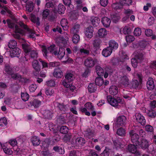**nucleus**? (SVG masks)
I'll return each mask as SVG.
<instances>
[{
  "label": "nucleus",
  "instance_id": "obj_46",
  "mask_svg": "<svg viewBox=\"0 0 156 156\" xmlns=\"http://www.w3.org/2000/svg\"><path fill=\"white\" fill-rule=\"evenodd\" d=\"M123 5L120 2V3H114L112 5V7L115 9H120L122 8Z\"/></svg>",
  "mask_w": 156,
  "mask_h": 156
},
{
  "label": "nucleus",
  "instance_id": "obj_2",
  "mask_svg": "<svg viewBox=\"0 0 156 156\" xmlns=\"http://www.w3.org/2000/svg\"><path fill=\"white\" fill-rule=\"evenodd\" d=\"M107 99L108 102L114 107L121 105L124 106L125 104V101L119 97L115 98L111 96H108L107 97Z\"/></svg>",
  "mask_w": 156,
  "mask_h": 156
},
{
  "label": "nucleus",
  "instance_id": "obj_50",
  "mask_svg": "<svg viewBox=\"0 0 156 156\" xmlns=\"http://www.w3.org/2000/svg\"><path fill=\"white\" fill-rule=\"evenodd\" d=\"M30 20L33 23H38L39 19L37 17H36L35 15L33 14H31L30 18Z\"/></svg>",
  "mask_w": 156,
  "mask_h": 156
},
{
  "label": "nucleus",
  "instance_id": "obj_59",
  "mask_svg": "<svg viewBox=\"0 0 156 156\" xmlns=\"http://www.w3.org/2000/svg\"><path fill=\"white\" fill-rule=\"evenodd\" d=\"M141 34V30L139 28H136L134 30V34L136 36H138L140 35Z\"/></svg>",
  "mask_w": 156,
  "mask_h": 156
},
{
  "label": "nucleus",
  "instance_id": "obj_7",
  "mask_svg": "<svg viewBox=\"0 0 156 156\" xmlns=\"http://www.w3.org/2000/svg\"><path fill=\"white\" fill-rule=\"evenodd\" d=\"M97 62V59L91 58H88L85 60L84 64L86 67L90 68L93 67Z\"/></svg>",
  "mask_w": 156,
  "mask_h": 156
},
{
  "label": "nucleus",
  "instance_id": "obj_21",
  "mask_svg": "<svg viewBox=\"0 0 156 156\" xmlns=\"http://www.w3.org/2000/svg\"><path fill=\"white\" fill-rule=\"evenodd\" d=\"M4 152L8 154H11L12 153V151L11 148H10L8 144H4L2 147Z\"/></svg>",
  "mask_w": 156,
  "mask_h": 156
},
{
  "label": "nucleus",
  "instance_id": "obj_52",
  "mask_svg": "<svg viewBox=\"0 0 156 156\" xmlns=\"http://www.w3.org/2000/svg\"><path fill=\"white\" fill-rule=\"evenodd\" d=\"M80 52L82 54L85 55H88L90 53L89 49L84 48L83 47H81L80 50Z\"/></svg>",
  "mask_w": 156,
  "mask_h": 156
},
{
  "label": "nucleus",
  "instance_id": "obj_45",
  "mask_svg": "<svg viewBox=\"0 0 156 156\" xmlns=\"http://www.w3.org/2000/svg\"><path fill=\"white\" fill-rule=\"evenodd\" d=\"M111 17L114 22L116 23L120 19V17L118 14L115 13V14H112Z\"/></svg>",
  "mask_w": 156,
  "mask_h": 156
},
{
  "label": "nucleus",
  "instance_id": "obj_3",
  "mask_svg": "<svg viewBox=\"0 0 156 156\" xmlns=\"http://www.w3.org/2000/svg\"><path fill=\"white\" fill-rule=\"evenodd\" d=\"M126 118L124 115H121L118 116L115 121L113 124V129L114 130L116 127L119 126H122L126 124Z\"/></svg>",
  "mask_w": 156,
  "mask_h": 156
},
{
  "label": "nucleus",
  "instance_id": "obj_28",
  "mask_svg": "<svg viewBox=\"0 0 156 156\" xmlns=\"http://www.w3.org/2000/svg\"><path fill=\"white\" fill-rule=\"evenodd\" d=\"M85 143L84 139L81 137L77 138L76 140L75 144L76 146L81 147Z\"/></svg>",
  "mask_w": 156,
  "mask_h": 156
},
{
  "label": "nucleus",
  "instance_id": "obj_62",
  "mask_svg": "<svg viewBox=\"0 0 156 156\" xmlns=\"http://www.w3.org/2000/svg\"><path fill=\"white\" fill-rule=\"evenodd\" d=\"M120 2L122 3L123 5H129L131 4L132 1V0H120Z\"/></svg>",
  "mask_w": 156,
  "mask_h": 156
},
{
  "label": "nucleus",
  "instance_id": "obj_55",
  "mask_svg": "<svg viewBox=\"0 0 156 156\" xmlns=\"http://www.w3.org/2000/svg\"><path fill=\"white\" fill-rule=\"evenodd\" d=\"M41 104V101L36 99L34 100L32 102V105L36 108L38 107Z\"/></svg>",
  "mask_w": 156,
  "mask_h": 156
},
{
  "label": "nucleus",
  "instance_id": "obj_11",
  "mask_svg": "<svg viewBox=\"0 0 156 156\" xmlns=\"http://www.w3.org/2000/svg\"><path fill=\"white\" fill-rule=\"evenodd\" d=\"M149 145L148 142L146 140L143 139L140 142L138 141L137 146H139L142 149L145 150L148 147Z\"/></svg>",
  "mask_w": 156,
  "mask_h": 156
},
{
  "label": "nucleus",
  "instance_id": "obj_13",
  "mask_svg": "<svg viewBox=\"0 0 156 156\" xmlns=\"http://www.w3.org/2000/svg\"><path fill=\"white\" fill-rule=\"evenodd\" d=\"M93 28L92 27H89L86 28L84 31L86 36L88 38H91L93 35Z\"/></svg>",
  "mask_w": 156,
  "mask_h": 156
},
{
  "label": "nucleus",
  "instance_id": "obj_9",
  "mask_svg": "<svg viewBox=\"0 0 156 156\" xmlns=\"http://www.w3.org/2000/svg\"><path fill=\"white\" fill-rule=\"evenodd\" d=\"M136 119L137 122L141 125H144L146 122V120L144 117L139 113H136L135 115Z\"/></svg>",
  "mask_w": 156,
  "mask_h": 156
},
{
  "label": "nucleus",
  "instance_id": "obj_48",
  "mask_svg": "<svg viewBox=\"0 0 156 156\" xmlns=\"http://www.w3.org/2000/svg\"><path fill=\"white\" fill-rule=\"evenodd\" d=\"M116 133L119 136H123L126 134L125 129L123 128H120L117 129Z\"/></svg>",
  "mask_w": 156,
  "mask_h": 156
},
{
  "label": "nucleus",
  "instance_id": "obj_40",
  "mask_svg": "<svg viewBox=\"0 0 156 156\" xmlns=\"http://www.w3.org/2000/svg\"><path fill=\"white\" fill-rule=\"evenodd\" d=\"M96 69L98 76H101L103 75L104 70L101 67L99 66H97L96 67Z\"/></svg>",
  "mask_w": 156,
  "mask_h": 156
},
{
  "label": "nucleus",
  "instance_id": "obj_14",
  "mask_svg": "<svg viewBox=\"0 0 156 156\" xmlns=\"http://www.w3.org/2000/svg\"><path fill=\"white\" fill-rule=\"evenodd\" d=\"M11 76L12 78L16 80H18L23 82H26L27 80L26 78L22 77L16 73H11Z\"/></svg>",
  "mask_w": 156,
  "mask_h": 156
},
{
  "label": "nucleus",
  "instance_id": "obj_44",
  "mask_svg": "<svg viewBox=\"0 0 156 156\" xmlns=\"http://www.w3.org/2000/svg\"><path fill=\"white\" fill-rule=\"evenodd\" d=\"M65 78L68 81H71L75 79V76L73 74L71 73H68L66 76Z\"/></svg>",
  "mask_w": 156,
  "mask_h": 156
},
{
  "label": "nucleus",
  "instance_id": "obj_54",
  "mask_svg": "<svg viewBox=\"0 0 156 156\" xmlns=\"http://www.w3.org/2000/svg\"><path fill=\"white\" fill-rule=\"evenodd\" d=\"M2 9L1 11V14L4 15L5 14L6 12H7L9 14H11V11L8 9L6 7L4 6L2 7Z\"/></svg>",
  "mask_w": 156,
  "mask_h": 156
},
{
  "label": "nucleus",
  "instance_id": "obj_42",
  "mask_svg": "<svg viewBox=\"0 0 156 156\" xmlns=\"http://www.w3.org/2000/svg\"><path fill=\"white\" fill-rule=\"evenodd\" d=\"M65 8L64 6L61 4H59L58 6V12L60 14H62L64 13Z\"/></svg>",
  "mask_w": 156,
  "mask_h": 156
},
{
  "label": "nucleus",
  "instance_id": "obj_56",
  "mask_svg": "<svg viewBox=\"0 0 156 156\" xmlns=\"http://www.w3.org/2000/svg\"><path fill=\"white\" fill-rule=\"evenodd\" d=\"M29 95L26 93H22L21 94V97L22 100L26 101L29 99Z\"/></svg>",
  "mask_w": 156,
  "mask_h": 156
},
{
  "label": "nucleus",
  "instance_id": "obj_4",
  "mask_svg": "<svg viewBox=\"0 0 156 156\" xmlns=\"http://www.w3.org/2000/svg\"><path fill=\"white\" fill-rule=\"evenodd\" d=\"M94 109V108L92 104L89 102L86 103L84 105V107H82L80 108V110L81 112L85 113V114L87 116H90V113L89 111H93Z\"/></svg>",
  "mask_w": 156,
  "mask_h": 156
},
{
  "label": "nucleus",
  "instance_id": "obj_24",
  "mask_svg": "<svg viewBox=\"0 0 156 156\" xmlns=\"http://www.w3.org/2000/svg\"><path fill=\"white\" fill-rule=\"evenodd\" d=\"M119 46L118 44L115 41L113 40H111L109 41V48L113 50H115L117 49Z\"/></svg>",
  "mask_w": 156,
  "mask_h": 156
},
{
  "label": "nucleus",
  "instance_id": "obj_33",
  "mask_svg": "<svg viewBox=\"0 0 156 156\" xmlns=\"http://www.w3.org/2000/svg\"><path fill=\"white\" fill-rule=\"evenodd\" d=\"M65 49L62 48L60 47L59 52L58 53L57 51V54L56 55H57L59 59H61L63 58L65 54Z\"/></svg>",
  "mask_w": 156,
  "mask_h": 156
},
{
  "label": "nucleus",
  "instance_id": "obj_31",
  "mask_svg": "<svg viewBox=\"0 0 156 156\" xmlns=\"http://www.w3.org/2000/svg\"><path fill=\"white\" fill-rule=\"evenodd\" d=\"M131 31V29L129 26H125L123 29H121L120 30L121 33H123L125 34H129Z\"/></svg>",
  "mask_w": 156,
  "mask_h": 156
},
{
  "label": "nucleus",
  "instance_id": "obj_43",
  "mask_svg": "<svg viewBox=\"0 0 156 156\" xmlns=\"http://www.w3.org/2000/svg\"><path fill=\"white\" fill-rule=\"evenodd\" d=\"M80 36L77 34H74L72 41L73 43L75 44H77L80 41Z\"/></svg>",
  "mask_w": 156,
  "mask_h": 156
},
{
  "label": "nucleus",
  "instance_id": "obj_17",
  "mask_svg": "<svg viewBox=\"0 0 156 156\" xmlns=\"http://www.w3.org/2000/svg\"><path fill=\"white\" fill-rule=\"evenodd\" d=\"M112 52V49L109 48V47H108L103 50L102 54L104 57H107L111 55Z\"/></svg>",
  "mask_w": 156,
  "mask_h": 156
},
{
  "label": "nucleus",
  "instance_id": "obj_63",
  "mask_svg": "<svg viewBox=\"0 0 156 156\" xmlns=\"http://www.w3.org/2000/svg\"><path fill=\"white\" fill-rule=\"evenodd\" d=\"M126 39L127 42H131L134 40L133 36L132 35H128L126 36Z\"/></svg>",
  "mask_w": 156,
  "mask_h": 156
},
{
  "label": "nucleus",
  "instance_id": "obj_51",
  "mask_svg": "<svg viewBox=\"0 0 156 156\" xmlns=\"http://www.w3.org/2000/svg\"><path fill=\"white\" fill-rule=\"evenodd\" d=\"M113 72V70L111 69L107 68L106 69L105 73L104 74V76L105 78H107L109 75H110Z\"/></svg>",
  "mask_w": 156,
  "mask_h": 156
},
{
  "label": "nucleus",
  "instance_id": "obj_35",
  "mask_svg": "<svg viewBox=\"0 0 156 156\" xmlns=\"http://www.w3.org/2000/svg\"><path fill=\"white\" fill-rule=\"evenodd\" d=\"M97 89V86L94 83H90L88 86V90L89 92L92 93L94 92Z\"/></svg>",
  "mask_w": 156,
  "mask_h": 156
},
{
  "label": "nucleus",
  "instance_id": "obj_26",
  "mask_svg": "<svg viewBox=\"0 0 156 156\" xmlns=\"http://www.w3.org/2000/svg\"><path fill=\"white\" fill-rule=\"evenodd\" d=\"M90 20L92 24L94 27L98 26L100 23V19L97 17H92Z\"/></svg>",
  "mask_w": 156,
  "mask_h": 156
},
{
  "label": "nucleus",
  "instance_id": "obj_8",
  "mask_svg": "<svg viewBox=\"0 0 156 156\" xmlns=\"http://www.w3.org/2000/svg\"><path fill=\"white\" fill-rule=\"evenodd\" d=\"M129 134L132 142L134 144H135L136 146H137L138 144V140L139 138L138 135L133 130H131L129 132Z\"/></svg>",
  "mask_w": 156,
  "mask_h": 156
},
{
  "label": "nucleus",
  "instance_id": "obj_58",
  "mask_svg": "<svg viewBox=\"0 0 156 156\" xmlns=\"http://www.w3.org/2000/svg\"><path fill=\"white\" fill-rule=\"evenodd\" d=\"M147 114L151 118H154L156 116V112L151 110L147 113Z\"/></svg>",
  "mask_w": 156,
  "mask_h": 156
},
{
  "label": "nucleus",
  "instance_id": "obj_18",
  "mask_svg": "<svg viewBox=\"0 0 156 156\" xmlns=\"http://www.w3.org/2000/svg\"><path fill=\"white\" fill-rule=\"evenodd\" d=\"M120 83L122 87H127L129 84V80L127 76H123L121 78Z\"/></svg>",
  "mask_w": 156,
  "mask_h": 156
},
{
  "label": "nucleus",
  "instance_id": "obj_61",
  "mask_svg": "<svg viewBox=\"0 0 156 156\" xmlns=\"http://www.w3.org/2000/svg\"><path fill=\"white\" fill-rule=\"evenodd\" d=\"M76 2L77 9H81L83 7V5L82 3V0H76Z\"/></svg>",
  "mask_w": 156,
  "mask_h": 156
},
{
  "label": "nucleus",
  "instance_id": "obj_37",
  "mask_svg": "<svg viewBox=\"0 0 156 156\" xmlns=\"http://www.w3.org/2000/svg\"><path fill=\"white\" fill-rule=\"evenodd\" d=\"M8 123L7 119L5 117H2L0 119V126L4 128L7 127Z\"/></svg>",
  "mask_w": 156,
  "mask_h": 156
},
{
  "label": "nucleus",
  "instance_id": "obj_38",
  "mask_svg": "<svg viewBox=\"0 0 156 156\" xmlns=\"http://www.w3.org/2000/svg\"><path fill=\"white\" fill-rule=\"evenodd\" d=\"M32 66L33 68L37 71H39L40 70V67L38 64V61L34 60L32 62Z\"/></svg>",
  "mask_w": 156,
  "mask_h": 156
},
{
  "label": "nucleus",
  "instance_id": "obj_41",
  "mask_svg": "<svg viewBox=\"0 0 156 156\" xmlns=\"http://www.w3.org/2000/svg\"><path fill=\"white\" fill-rule=\"evenodd\" d=\"M53 149L55 151L58 152L60 154H63L65 153V151L64 149L58 146L54 147Z\"/></svg>",
  "mask_w": 156,
  "mask_h": 156
},
{
  "label": "nucleus",
  "instance_id": "obj_23",
  "mask_svg": "<svg viewBox=\"0 0 156 156\" xmlns=\"http://www.w3.org/2000/svg\"><path fill=\"white\" fill-rule=\"evenodd\" d=\"M54 76L57 78H61L63 76V73L59 68L55 69L53 73Z\"/></svg>",
  "mask_w": 156,
  "mask_h": 156
},
{
  "label": "nucleus",
  "instance_id": "obj_27",
  "mask_svg": "<svg viewBox=\"0 0 156 156\" xmlns=\"http://www.w3.org/2000/svg\"><path fill=\"white\" fill-rule=\"evenodd\" d=\"M31 141L33 145L34 146L38 145L40 144L39 139L36 136H34L31 137Z\"/></svg>",
  "mask_w": 156,
  "mask_h": 156
},
{
  "label": "nucleus",
  "instance_id": "obj_60",
  "mask_svg": "<svg viewBox=\"0 0 156 156\" xmlns=\"http://www.w3.org/2000/svg\"><path fill=\"white\" fill-rule=\"evenodd\" d=\"M60 131L62 133L66 134L68 133V129L66 126H63L61 127Z\"/></svg>",
  "mask_w": 156,
  "mask_h": 156
},
{
  "label": "nucleus",
  "instance_id": "obj_32",
  "mask_svg": "<svg viewBox=\"0 0 156 156\" xmlns=\"http://www.w3.org/2000/svg\"><path fill=\"white\" fill-rule=\"evenodd\" d=\"M109 91L110 94L113 95L116 94L118 92L117 87L115 86H112L109 88Z\"/></svg>",
  "mask_w": 156,
  "mask_h": 156
},
{
  "label": "nucleus",
  "instance_id": "obj_29",
  "mask_svg": "<svg viewBox=\"0 0 156 156\" xmlns=\"http://www.w3.org/2000/svg\"><path fill=\"white\" fill-rule=\"evenodd\" d=\"M69 87V88L68 89V90L69 93L72 94L73 96L75 95L77 92V90L75 86L70 84Z\"/></svg>",
  "mask_w": 156,
  "mask_h": 156
},
{
  "label": "nucleus",
  "instance_id": "obj_16",
  "mask_svg": "<svg viewBox=\"0 0 156 156\" xmlns=\"http://www.w3.org/2000/svg\"><path fill=\"white\" fill-rule=\"evenodd\" d=\"M108 31L104 28L99 29L98 32V37L100 38L105 37L108 34Z\"/></svg>",
  "mask_w": 156,
  "mask_h": 156
},
{
  "label": "nucleus",
  "instance_id": "obj_10",
  "mask_svg": "<svg viewBox=\"0 0 156 156\" xmlns=\"http://www.w3.org/2000/svg\"><path fill=\"white\" fill-rule=\"evenodd\" d=\"M128 149L129 152L132 153H135L136 156H139L140 154V153L137 150L136 147L134 145L132 144L129 145Z\"/></svg>",
  "mask_w": 156,
  "mask_h": 156
},
{
  "label": "nucleus",
  "instance_id": "obj_1",
  "mask_svg": "<svg viewBox=\"0 0 156 156\" xmlns=\"http://www.w3.org/2000/svg\"><path fill=\"white\" fill-rule=\"evenodd\" d=\"M7 23L9 27L11 28H13L15 26V29L14 37L19 40L20 42L24 43L22 44L23 49L25 53L26 56L29 55L32 58H36L37 57V53L34 49H32L31 47L27 43H25V40L21 37L20 34L23 35L24 34V31L21 30L18 26L15 25L10 20H7Z\"/></svg>",
  "mask_w": 156,
  "mask_h": 156
},
{
  "label": "nucleus",
  "instance_id": "obj_20",
  "mask_svg": "<svg viewBox=\"0 0 156 156\" xmlns=\"http://www.w3.org/2000/svg\"><path fill=\"white\" fill-rule=\"evenodd\" d=\"M101 21L104 26L106 27H109L111 23L110 19L106 17L102 18Z\"/></svg>",
  "mask_w": 156,
  "mask_h": 156
},
{
  "label": "nucleus",
  "instance_id": "obj_49",
  "mask_svg": "<svg viewBox=\"0 0 156 156\" xmlns=\"http://www.w3.org/2000/svg\"><path fill=\"white\" fill-rule=\"evenodd\" d=\"M49 128L50 131L53 132L54 133L57 132L58 130L57 126L52 124H50Z\"/></svg>",
  "mask_w": 156,
  "mask_h": 156
},
{
  "label": "nucleus",
  "instance_id": "obj_39",
  "mask_svg": "<svg viewBox=\"0 0 156 156\" xmlns=\"http://www.w3.org/2000/svg\"><path fill=\"white\" fill-rule=\"evenodd\" d=\"M43 114L45 118L50 119L52 117V113L49 110H47L45 111Z\"/></svg>",
  "mask_w": 156,
  "mask_h": 156
},
{
  "label": "nucleus",
  "instance_id": "obj_53",
  "mask_svg": "<svg viewBox=\"0 0 156 156\" xmlns=\"http://www.w3.org/2000/svg\"><path fill=\"white\" fill-rule=\"evenodd\" d=\"M16 42L15 40H11L9 42L8 46L10 48L13 49L15 48V47L16 46Z\"/></svg>",
  "mask_w": 156,
  "mask_h": 156
},
{
  "label": "nucleus",
  "instance_id": "obj_15",
  "mask_svg": "<svg viewBox=\"0 0 156 156\" xmlns=\"http://www.w3.org/2000/svg\"><path fill=\"white\" fill-rule=\"evenodd\" d=\"M21 50L18 48H13L10 52V55L12 57L15 56L18 57L21 53Z\"/></svg>",
  "mask_w": 156,
  "mask_h": 156
},
{
  "label": "nucleus",
  "instance_id": "obj_30",
  "mask_svg": "<svg viewBox=\"0 0 156 156\" xmlns=\"http://www.w3.org/2000/svg\"><path fill=\"white\" fill-rule=\"evenodd\" d=\"M34 6L33 3L32 2H29L27 3L26 5V9L29 12H32L34 9Z\"/></svg>",
  "mask_w": 156,
  "mask_h": 156
},
{
  "label": "nucleus",
  "instance_id": "obj_19",
  "mask_svg": "<svg viewBox=\"0 0 156 156\" xmlns=\"http://www.w3.org/2000/svg\"><path fill=\"white\" fill-rule=\"evenodd\" d=\"M61 26L64 30H67L69 28V25L67 20L65 19H62L61 21Z\"/></svg>",
  "mask_w": 156,
  "mask_h": 156
},
{
  "label": "nucleus",
  "instance_id": "obj_47",
  "mask_svg": "<svg viewBox=\"0 0 156 156\" xmlns=\"http://www.w3.org/2000/svg\"><path fill=\"white\" fill-rule=\"evenodd\" d=\"M95 83L96 85L101 86L104 84V80L101 77H98L96 78L95 79Z\"/></svg>",
  "mask_w": 156,
  "mask_h": 156
},
{
  "label": "nucleus",
  "instance_id": "obj_6",
  "mask_svg": "<svg viewBox=\"0 0 156 156\" xmlns=\"http://www.w3.org/2000/svg\"><path fill=\"white\" fill-rule=\"evenodd\" d=\"M19 24L21 27L25 29L27 31L26 34L28 37L32 39L34 38L35 34L34 30L28 28L27 26L22 22H20Z\"/></svg>",
  "mask_w": 156,
  "mask_h": 156
},
{
  "label": "nucleus",
  "instance_id": "obj_36",
  "mask_svg": "<svg viewBox=\"0 0 156 156\" xmlns=\"http://www.w3.org/2000/svg\"><path fill=\"white\" fill-rule=\"evenodd\" d=\"M113 144L114 148L117 149L123 147V145L118 140L114 141Z\"/></svg>",
  "mask_w": 156,
  "mask_h": 156
},
{
  "label": "nucleus",
  "instance_id": "obj_5",
  "mask_svg": "<svg viewBox=\"0 0 156 156\" xmlns=\"http://www.w3.org/2000/svg\"><path fill=\"white\" fill-rule=\"evenodd\" d=\"M134 57L131 59V64L134 68L136 67L137 63L141 59L142 55L137 52H135L133 55Z\"/></svg>",
  "mask_w": 156,
  "mask_h": 156
},
{
  "label": "nucleus",
  "instance_id": "obj_12",
  "mask_svg": "<svg viewBox=\"0 0 156 156\" xmlns=\"http://www.w3.org/2000/svg\"><path fill=\"white\" fill-rule=\"evenodd\" d=\"M135 78H137L138 80L134 79L132 82V86L133 88H136L137 87L139 84V81L140 82H141L142 80V76L139 74H137Z\"/></svg>",
  "mask_w": 156,
  "mask_h": 156
},
{
  "label": "nucleus",
  "instance_id": "obj_64",
  "mask_svg": "<svg viewBox=\"0 0 156 156\" xmlns=\"http://www.w3.org/2000/svg\"><path fill=\"white\" fill-rule=\"evenodd\" d=\"M46 84L47 85L50 87H54L56 85L55 81L53 80L47 81L46 82Z\"/></svg>",
  "mask_w": 156,
  "mask_h": 156
},
{
  "label": "nucleus",
  "instance_id": "obj_25",
  "mask_svg": "<svg viewBox=\"0 0 156 156\" xmlns=\"http://www.w3.org/2000/svg\"><path fill=\"white\" fill-rule=\"evenodd\" d=\"M80 28V25L78 24L74 25L71 28L70 31L71 34H77L79 32Z\"/></svg>",
  "mask_w": 156,
  "mask_h": 156
},
{
  "label": "nucleus",
  "instance_id": "obj_34",
  "mask_svg": "<svg viewBox=\"0 0 156 156\" xmlns=\"http://www.w3.org/2000/svg\"><path fill=\"white\" fill-rule=\"evenodd\" d=\"M57 48L55 47V45H53L48 48V50L52 54L56 55L57 54Z\"/></svg>",
  "mask_w": 156,
  "mask_h": 156
},
{
  "label": "nucleus",
  "instance_id": "obj_57",
  "mask_svg": "<svg viewBox=\"0 0 156 156\" xmlns=\"http://www.w3.org/2000/svg\"><path fill=\"white\" fill-rule=\"evenodd\" d=\"M6 144H8L9 146L10 145L12 147H14L17 144V142L15 139H11Z\"/></svg>",
  "mask_w": 156,
  "mask_h": 156
},
{
  "label": "nucleus",
  "instance_id": "obj_22",
  "mask_svg": "<svg viewBox=\"0 0 156 156\" xmlns=\"http://www.w3.org/2000/svg\"><path fill=\"white\" fill-rule=\"evenodd\" d=\"M147 88L149 90H153L154 87V85L153 79L151 78H149L147 82Z\"/></svg>",
  "mask_w": 156,
  "mask_h": 156
}]
</instances>
